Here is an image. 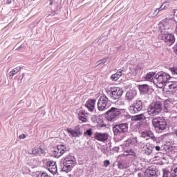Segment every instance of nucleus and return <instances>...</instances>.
<instances>
[{
    "instance_id": "obj_36",
    "label": "nucleus",
    "mask_w": 177,
    "mask_h": 177,
    "mask_svg": "<svg viewBox=\"0 0 177 177\" xmlns=\"http://www.w3.org/2000/svg\"><path fill=\"white\" fill-rule=\"evenodd\" d=\"M118 168H119L120 169H124L127 168V166H125V165H124V163H122V162H118Z\"/></svg>"
},
{
    "instance_id": "obj_49",
    "label": "nucleus",
    "mask_w": 177,
    "mask_h": 177,
    "mask_svg": "<svg viewBox=\"0 0 177 177\" xmlns=\"http://www.w3.org/2000/svg\"><path fill=\"white\" fill-rule=\"evenodd\" d=\"M106 92H108V93H109V91H106Z\"/></svg>"
},
{
    "instance_id": "obj_41",
    "label": "nucleus",
    "mask_w": 177,
    "mask_h": 177,
    "mask_svg": "<svg viewBox=\"0 0 177 177\" xmlns=\"http://www.w3.org/2000/svg\"><path fill=\"white\" fill-rule=\"evenodd\" d=\"M26 134H21L19 136V139H26Z\"/></svg>"
},
{
    "instance_id": "obj_28",
    "label": "nucleus",
    "mask_w": 177,
    "mask_h": 177,
    "mask_svg": "<svg viewBox=\"0 0 177 177\" xmlns=\"http://www.w3.org/2000/svg\"><path fill=\"white\" fill-rule=\"evenodd\" d=\"M20 71V67H17L12 69L10 73H9V77L10 80H13V76L16 75L17 73Z\"/></svg>"
},
{
    "instance_id": "obj_32",
    "label": "nucleus",
    "mask_w": 177,
    "mask_h": 177,
    "mask_svg": "<svg viewBox=\"0 0 177 177\" xmlns=\"http://www.w3.org/2000/svg\"><path fill=\"white\" fill-rule=\"evenodd\" d=\"M126 153H128L129 156H133L134 157L136 156V153H135V151H133L132 149L126 151Z\"/></svg>"
},
{
    "instance_id": "obj_40",
    "label": "nucleus",
    "mask_w": 177,
    "mask_h": 177,
    "mask_svg": "<svg viewBox=\"0 0 177 177\" xmlns=\"http://www.w3.org/2000/svg\"><path fill=\"white\" fill-rule=\"evenodd\" d=\"M40 177H50L49 175H48V173L44 171L43 173H41Z\"/></svg>"
},
{
    "instance_id": "obj_3",
    "label": "nucleus",
    "mask_w": 177,
    "mask_h": 177,
    "mask_svg": "<svg viewBox=\"0 0 177 177\" xmlns=\"http://www.w3.org/2000/svg\"><path fill=\"white\" fill-rule=\"evenodd\" d=\"M75 158L72 155L67 156L64 160H63V167L62 171L64 172H66V174H68V172H71V169L74 168V165H75Z\"/></svg>"
},
{
    "instance_id": "obj_42",
    "label": "nucleus",
    "mask_w": 177,
    "mask_h": 177,
    "mask_svg": "<svg viewBox=\"0 0 177 177\" xmlns=\"http://www.w3.org/2000/svg\"><path fill=\"white\" fill-rule=\"evenodd\" d=\"M160 149H161V147H160V146L155 147V150H156V151H160Z\"/></svg>"
},
{
    "instance_id": "obj_43",
    "label": "nucleus",
    "mask_w": 177,
    "mask_h": 177,
    "mask_svg": "<svg viewBox=\"0 0 177 177\" xmlns=\"http://www.w3.org/2000/svg\"><path fill=\"white\" fill-rule=\"evenodd\" d=\"M138 177H142V176H143V174H142V173H138Z\"/></svg>"
},
{
    "instance_id": "obj_50",
    "label": "nucleus",
    "mask_w": 177,
    "mask_h": 177,
    "mask_svg": "<svg viewBox=\"0 0 177 177\" xmlns=\"http://www.w3.org/2000/svg\"><path fill=\"white\" fill-rule=\"evenodd\" d=\"M50 1H52V0H50Z\"/></svg>"
},
{
    "instance_id": "obj_24",
    "label": "nucleus",
    "mask_w": 177,
    "mask_h": 177,
    "mask_svg": "<svg viewBox=\"0 0 177 177\" xmlns=\"http://www.w3.org/2000/svg\"><path fill=\"white\" fill-rule=\"evenodd\" d=\"M145 120H146V116L143 113L131 117V121H145Z\"/></svg>"
},
{
    "instance_id": "obj_4",
    "label": "nucleus",
    "mask_w": 177,
    "mask_h": 177,
    "mask_svg": "<svg viewBox=\"0 0 177 177\" xmlns=\"http://www.w3.org/2000/svg\"><path fill=\"white\" fill-rule=\"evenodd\" d=\"M110 108V104L109 103V98L106 95L100 97L97 102V109L100 111H104L107 109Z\"/></svg>"
},
{
    "instance_id": "obj_9",
    "label": "nucleus",
    "mask_w": 177,
    "mask_h": 177,
    "mask_svg": "<svg viewBox=\"0 0 177 177\" xmlns=\"http://www.w3.org/2000/svg\"><path fill=\"white\" fill-rule=\"evenodd\" d=\"M161 32V39L164 41L167 45H172L175 42V36L172 34L165 32L160 29Z\"/></svg>"
},
{
    "instance_id": "obj_30",
    "label": "nucleus",
    "mask_w": 177,
    "mask_h": 177,
    "mask_svg": "<svg viewBox=\"0 0 177 177\" xmlns=\"http://www.w3.org/2000/svg\"><path fill=\"white\" fill-rule=\"evenodd\" d=\"M42 153H44V151L41 149V148H35L32 150V154L35 156H37V154H42Z\"/></svg>"
},
{
    "instance_id": "obj_31",
    "label": "nucleus",
    "mask_w": 177,
    "mask_h": 177,
    "mask_svg": "<svg viewBox=\"0 0 177 177\" xmlns=\"http://www.w3.org/2000/svg\"><path fill=\"white\" fill-rule=\"evenodd\" d=\"M171 173L168 170H163V177H171Z\"/></svg>"
},
{
    "instance_id": "obj_5",
    "label": "nucleus",
    "mask_w": 177,
    "mask_h": 177,
    "mask_svg": "<svg viewBox=\"0 0 177 177\" xmlns=\"http://www.w3.org/2000/svg\"><path fill=\"white\" fill-rule=\"evenodd\" d=\"M131 114H138L143 109V102L140 100H137L129 108Z\"/></svg>"
},
{
    "instance_id": "obj_38",
    "label": "nucleus",
    "mask_w": 177,
    "mask_h": 177,
    "mask_svg": "<svg viewBox=\"0 0 177 177\" xmlns=\"http://www.w3.org/2000/svg\"><path fill=\"white\" fill-rule=\"evenodd\" d=\"M158 13H160L159 10L156 8L153 12L152 17H156Z\"/></svg>"
},
{
    "instance_id": "obj_45",
    "label": "nucleus",
    "mask_w": 177,
    "mask_h": 177,
    "mask_svg": "<svg viewBox=\"0 0 177 177\" xmlns=\"http://www.w3.org/2000/svg\"><path fill=\"white\" fill-rule=\"evenodd\" d=\"M50 5H53V1H51L50 2Z\"/></svg>"
},
{
    "instance_id": "obj_47",
    "label": "nucleus",
    "mask_w": 177,
    "mask_h": 177,
    "mask_svg": "<svg viewBox=\"0 0 177 177\" xmlns=\"http://www.w3.org/2000/svg\"><path fill=\"white\" fill-rule=\"evenodd\" d=\"M77 174H78V172H77V171H75V175H77Z\"/></svg>"
},
{
    "instance_id": "obj_39",
    "label": "nucleus",
    "mask_w": 177,
    "mask_h": 177,
    "mask_svg": "<svg viewBox=\"0 0 177 177\" xmlns=\"http://www.w3.org/2000/svg\"><path fill=\"white\" fill-rule=\"evenodd\" d=\"M110 165V160H104V167H109Z\"/></svg>"
},
{
    "instance_id": "obj_1",
    "label": "nucleus",
    "mask_w": 177,
    "mask_h": 177,
    "mask_svg": "<svg viewBox=\"0 0 177 177\" xmlns=\"http://www.w3.org/2000/svg\"><path fill=\"white\" fill-rule=\"evenodd\" d=\"M169 78H171L169 74L165 72L159 73L155 75L153 83L158 88H162V86H165L168 84Z\"/></svg>"
},
{
    "instance_id": "obj_13",
    "label": "nucleus",
    "mask_w": 177,
    "mask_h": 177,
    "mask_svg": "<svg viewBox=\"0 0 177 177\" xmlns=\"http://www.w3.org/2000/svg\"><path fill=\"white\" fill-rule=\"evenodd\" d=\"M46 168L50 172V174H53V175H55V174H57V165H56V162L53 160H48L46 163Z\"/></svg>"
},
{
    "instance_id": "obj_17",
    "label": "nucleus",
    "mask_w": 177,
    "mask_h": 177,
    "mask_svg": "<svg viewBox=\"0 0 177 177\" xmlns=\"http://www.w3.org/2000/svg\"><path fill=\"white\" fill-rule=\"evenodd\" d=\"M95 104H96V100H88L85 104V106L88 111L92 112L95 110Z\"/></svg>"
},
{
    "instance_id": "obj_27",
    "label": "nucleus",
    "mask_w": 177,
    "mask_h": 177,
    "mask_svg": "<svg viewBox=\"0 0 177 177\" xmlns=\"http://www.w3.org/2000/svg\"><path fill=\"white\" fill-rule=\"evenodd\" d=\"M138 89L140 93H147L149 92V85L147 84H142L138 86Z\"/></svg>"
},
{
    "instance_id": "obj_12",
    "label": "nucleus",
    "mask_w": 177,
    "mask_h": 177,
    "mask_svg": "<svg viewBox=\"0 0 177 177\" xmlns=\"http://www.w3.org/2000/svg\"><path fill=\"white\" fill-rule=\"evenodd\" d=\"M64 153H66V147L60 145H57V147L54 149L53 156H54L55 158H59V157H62Z\"/></svg>"
},
{
    "instance_id": "obj_6",
    "label": "nucleus",
    "mask_w": 177,
    "mask_h": 177,
    "mask_svg": "<svg viewBox=\"0 0 177 177\" xmlns=\"http://www.w3.org/2000/svg\"><path fill=\"white\" fill-rule=\"evenodd\" d=\"M154 128L164 131L167 128V121L164 118H156L152 120Z\"/></svg>"
},
{
    "instance_id": "obj_19",
    "label": "nucleus",
    "mask_w": 177,
    "mask_h": 177,
    "mask_svg": "<svg viewBox=\"0 0 177 177\" xmlns=\"http://www.w3.org/2000/svg\"><path fill=\"white\" fill-rule=\"evenodd\" d=\"M67 132L73 136V138H80V136H82V132L80 131V130H73V129H67Z\"/></svg>"
},
{
    "instance_id": "obj_14",
    "label": "nucleus",
    "mask_w": 177,
    "mask_h": 177,
    "mask_svg": "<svg viewBox=\"0 0 177 177\" xmlns=\"http://www.w3.org/2000/svg\"><path fill=\"white\" fill-rule=\"evenodd\" d=\"M94 138H95L96 140H98V142H104L107 140V139H109V133L96 132L94 134Z\"/></svg>"
},
{
    "instance_id": "obj_37",
    "label": "nucleus",
    "mask_w": 177,
    "mask_h": 177,
    "mask_svg": "<svg viewBox=\"0 0 177 177\" xmlns=\"http://www.w3.org/2000/svg\"><path fill=\"white\" fill-rule=\"evenodd\" d=\"M164 5H165V2H164L163 3H162V5L159 8H156L158 10H159V12H161V10H164V9H165V8L167 7V6H164Z\"/></svg>"
},
{
    "instance_id": "obj_21",
    "label": "nucleus",
    "mask_w": 177,
    "mask_h": 177,
    "mask_svg": "<svg viewBox=\"0 0 177 177\" xmlns=\"http://www.w3.org/2000/svg\"><path fill=\"white\" fill-rule=\"evenodd\" d=\"M138 143V138H129L124 144L125 147H132L134 145Z\"/></svg>"
},
{
    "instance_id": "obj_29",
    "label": "nucleus",
    "mask_w": 177,
    "mask_h": 177,
    "mask_svg": "<svg viewBox=\"0 0 177 177\" xmlns=\"http://www.w3.org/2000/svg\"><path fill=\"white\" fill-rule=\"evenodd\" d=\"M170 171L174 176H177V164L173 165L170 168Z\"/></svg>"
},
{
    "instance_id": "obj_48",
    "label": "nucleus",
    "mask_w": 177,
    "mask_h": 177,
    "mask_svg": "<svg viewBox=\"0 0 177 177\" xmlns=\"http://www.w3.org/2000/svg\"><path fill=\"white\" fill-rule=\"evenodd\" d=\"M176 135L177 136V130H176Z\"/></svg>"
},
{
    "instance_id": "obj_46",
    "label": "nucleus",
    "mask_w": 177,
    "mask_h": 177,
    "mask_svg": "<svg viewBox=\"0 0 177 177\" xmlns=\"http://www.w3.org/2000/svg\"><path fill=\"white\" fill-rule=\"evenodd\" d=\"M168 102H169L168 100H165V104H167V103H168Z\"/></svg>"
},
{
    "instance_id": "obj_16",
    "label": "nucleus",
    "mask_w": 177,
    "mask_h": 177,
    "mask_svg": "<svg viewBox=\"0 0 177 177\" xmlns=\"http://www.w3.org/2000/svg\"><path fill=\"white\" fill-rule=\"evenodd\" d=\"M142 138L149 139H152V140L155 141L157 140V138L154 136V134L151 131H144L141 133Z\"/></svg>"
},
{
    "instance_id": "obj_7",
    "label": "nucleus",
    "mask_w": 177,
    "mask_h": 177,
    "mask_svg": "<svg viewBox=\"0 0 177 177\" xmlns=\"http://www.w3.org/2000/svg\"><path fill=\"white\" fill-rule=\"evenodd\" d=\"M110 97L113 99V100H117V99H120L124 91L122 88L120 87H113L111 88V91L109 90Z\"/></svg>"
},
{
    "instance_id": "obj_8",
    "label": "nucleus",
    "mask_w": 177,
    "mask_h": 177,
    "mask_svg": "<svg viewBox=\"0 0 177 177\" xmlns=\"http://www.w3.org/2000/svg\"><path fill=\"white\" fill-rule=\"evenodd\" d=\"M113 131L115 135H122V133L128 132V123L117 124L113 127Z\"/></svg>"
},
{
    "instance_id": "obj_15",
    "label": "nucleus",
    "mask_w": 177,
    "mask_h": 177,
    "mask_svg": "<svg viewBox=\"0 0 177 177\" xmlns=\"http://www.w3.org/2000/svg\"><path fill=\"white\" fill-rule=\"evenodd\" d=\"M175 24V19H165L162 22L164 30H169L171 27H174Z\"/></svg>"
},
{
    "instance_id": "obj_33",
    "label": "nucleus",
    "mask_w": 177,
    "mask_h": 177,
    "mask_svg": "<svg viewBox=\"0 0 177 177\" xmlns=\"http://www.w3.org/2000/svg\"><path fill=\"white\" fill-rule=\"evenodd\" d=\"M170 71L173 75H177V67H173L170 68Z\"/></svg>"
},
{
    "instance_id": "obj_2",
    "label": "nucleus",
    "mask_w": 177,
    "mask_h": 177,
    "mask_svg": "<svg viewBox=\"0 0 177 177\" xmlns=\"http://www.w3.org/2000/svg\"><path fill=\"white\" fill-rule=\"evenodd\" d=\"M162 111V102L160 101H153L147 109V113L150 117L158 115Z\"/></svg>"
},
{
    "instance_id": "obj_18",
    "label": "nucleus",
    "mask_w": 177,
    "mask_h": 177,
    "mask_svg": "<svg viewBox=\"0 0 177 177\" xmlns=\"http://www.w3.org/2000/svg\"><path fill=\"white\" fill-rule=\"evenodd\" d=\"M145 153L147 156H150L153 153V149H154V145L147 142L144 146Z\"/></svg>"
},
{
    "instance_id": "obj_11",
    "label": "nucleus",
    "mask_w": 177,
    "mask_h": 177,
    "mask_svg": "<svg viewBox=\"0 0 177 177\" xmlns=\"http://www.w3.org/2000/svg\"><path fill=\"white\" fill-rule=\"evenodd\" d=\"M165 88L167 89V93H171V95H175L177 92V82H168Z\"/></svg>"
},
{
    "instance_id": "obj_22",
    "label": "nucleus",
    "mask_w": 177,
    "mask_h": 177,
    "mask_svg": "<svg viewBox=\"0 0 177 177\" xmlns=\"http://www.w3.org/2000/svg\"><path fill=\"white\" fill-rule=\"evenodd\" d=\"M78 119L82 122H88V113H85V111H82L78 113Z\"/></svg>"
},
{
    "instance_id": "obj_34",
    "label": "nucleus",
    "mask_w": 177,
    "mask_h": 177,
    "mask_svg": "<svg viewBox=\"0 0 177 177\" xmlns=\"http://www.w3.org/2000/svg\"><path fill=\"white\" fill-rule=\"evenodd\" d=\"M104 63H106V58L100 59L97 63H96V66H100V64H104Z\"/></svg>"
},
{
    "instance_id": "obj_25",
    "label": "nucleus",
    "mask_w": 177,
    "mask_h": 177,
    "mask_svg": "<svg viewBox=\"0 0 177 177\" xmlns=\"http://www.w3.org/2000/svg\"><path fill=\"white\" fill-rule=\"evenodd\" d=\"M156 77V73L154 72H149L148 73L145 78L147 81H149V82H154V77Z\"/></svg>"
},
{
    "instance_id": "obj_23",
    "label": "nucleus",
    "mask_w": 177,
    "mask_h": 177,
    "mask_svg": "<svg viewBox=\"0 0 177 177\" xmlns=\"http://www.w3.org/2000/svg\"><path fill=\"white\" fill-rule=\"evenodd\" d=\"M135 97H136V91H129L127 92L126 100H127L128 102H132Z\"/></svg>"
},
{
    "instance_id": "obj_26",
    "label": "nucleus",
    "mask_w": 177,
    "mask_h": 177,
    "mask_svg": "<svg viewBox=\"0 0 177 177\" xmlns=\"http://www.w3.org/2000/svg\"><path fill=\"white\" fill-rule=\"evenodd\" d=\"M121 75H122V71L118 70L116 73L113 74L111 76V80H112V81H118V80L120 79V77H121Z\"/></svg>"
},
{
    "instance_id": "obj_44",
    "label": "nucleus",
    "mask_w": 177,
    "mask_h": 177,
    "mask_svg": "<svg viewBox=\"0 0 177 177\" xmlns=\"http://www.w3.org/2000/svg\"><path fill=\"white\" fill-rule=\"evenodd\" d=\"M7 3H12V0H7Z\"/></svg>"
},
{
    "instance_id": "obj_35",
    "label": "nucleus",
    "mask_w": 177,
    "mask_h": 177,
    "mask_svg": "<svg viewBox=\"0 0 177 177\" xmlns=\"http://www.w3.org/2000/svg\"><path fill=\"white\" fill-rule=\"evenodd\" d=\"M84 135H88V136H92V135H93L92 129H89L86 130L84 132Z\"/></svg>"
},
{
    "instance_id": "obj_10",
    "label": "nucleus",
    "mask_w": 177,
    "mask_h": 177,
    "mask_svg": "<svg viewBox=\"0 0 177 177\" xmlns=\"http://www.w3.org/2000/svg\"><path fill=\"white\" fill-rule=\"evenodd\" d=\"M120 114H121V111H120L118 108L115 107H112L106 112L108 121H113V120H114V118H116V117H118Z\"/></svg>"
},
{
    "instance_id": "obj_20",
    "label": "nucleus",
    "mask_w": 177,
    "mask_h": 177,
    "mask_svg": "<svg viewBox=\"0 0 177 177\" xmlns=\"http://www.w3.org/2000/svg\"><path fill=\"white\" fill-rule=\"evenodd\" d=\"M157 172L156 171V169H153L151 167H149L144 174V177H153L156 176Z\"/></svg>"
}]
</instances>
